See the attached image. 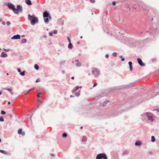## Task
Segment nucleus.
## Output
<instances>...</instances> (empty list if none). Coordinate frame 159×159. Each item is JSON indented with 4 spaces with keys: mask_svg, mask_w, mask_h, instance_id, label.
Instances as JSON below:
<instances>
[{
    "mask_svg": "<svg viewBox=\"0 0 159 159\" xmlns=\"http://www.w3.org/2000/svg\"><path fill=\"white\" fill-rule=\"evenodd\" d=\"M25 71H23V72H20V74L21 76H24L25 75Z\"/></svg>",
    "mask_w": 159,
    "mask_h": 159,
    "instance_id": "5701e85b",
    "label": "nucleus"
},
{
    "mask_svg": "<svg viewBox=\"0 0 159 159\" xmlns=\"http://www.w3.org/2000/svg\"><path fill=\"white\" fill-rule=\"evenodd\" d=\"M2 21V18H0V22H1Z\"/></svg>",
    "mask_w": 159,
    "mask_h": 159,
    "instance_id": "603ef678",
    "label": "nucleus"
},
{
    "mask_svg": "<svg viewBox=\"0 0 159 159\" xmlns=\"http://www.w3.org/2000/svg\"><path fill=\"white\" fill-rule=\"evenodd\" d=\"M142 145V142L139 140H137L135 143V145L137 146H139Z\"/></svg>",
    "mask_w": 159,
    "mask_h": 159,
    "instance_id": "9d476101",
    "label": "nucleus"
},
{
    "mask_svg": "<svg viewBox=\"0 0 159 159\" xmlns=\"http://www.w3.org/2000/svg\"><path fill=\"white\" fill-rule=\"evenodd\" d=\"M41 93H38L37 95V97L38 98H39L40 97V94H41Z\"/></svg>",
    "mask_w": 159,
    "mask_h": 159,
    "instance_id": "2f4dec72",
    "label": "nucleus"
},
{
    "mask_svg": "<svg viewBox=\"0 0 159 159\" xmlns=\"http://www.w3.org/2000/svg\"><path fill=\"white\" fill-rule=\"evenodd\" d=\"M12 112L13 113V114H14V112L13 111H12Z\"/></svg>",
    "mask_w": 159,
    "mask_h": 159,
    "instance_id": "774afa93",
    "label": "nucleus"
},
{
    "mask_svg": "<svg viewBox=\"0 0 159 159\" xmlns=\"http://www.w3.org/2000/svg\"><path fill=\"white\" fill-rule=\"evenodd\" d=\"M49 13L47 11H44L43 14V16L44 18L48 17V16H49Z\"/></svg>",
    "mask_w": 159,
    "mask_h": 159,
    "instance_id": "9b49d317",
    "label": "nucleus"
},
{
    "mask_svg": "<svg viewBox=\"0 0 159 159\" xmlns=\"http://www.w3.org/2000/svg\"><path fill=\"white\" fill-rule=\"evenodd\" d=\"M7 25H11V22L10 21H8L7 22Z\"/></svg>",
    "mask_w": 159,
    "mask_h": 159,
    "instance_id": "e433bc0d",
    "label": "nucleus"
},
{
    "mask_svg": "<svg viewBox=\"0 0 159 159\" xmlns=\"http://www.w3.org/2000/svg\"><path fill=\"white\" fill-rule=\"evenodd\" d=\"M5 89L9 91V92H11L12 91V89L11 88H8V89Z\"/></svg>",
    "mask_w": 159,
    "mask_h": 159,
    "instance_id": "c756f323",
    "label": "nucleus"
},
{
    "mask_svg": "<svg viewBox=\"0 0 159 159\" xmlns=\"http://www.w3.org/2000/svg\"><path fill=\"white\" fill-rule=\"evenodd\" d=\"M82 38H83V37H82V36H81V37H80V38L81 39H82Z\"/></svg>",
    "mask_w": 159,
    "mask_h": 159,
    "instance_id": "69168bd1",
    "label": "nucleus"
},
{
    "mask_svg": "<svg viewBox=\"0 0 159 159\" xmlns=\"http://www.w3.org/2000/svg\"><path fill=\"white\" fill-rule=\"evenodd\" d=\"M1 113L2 115H4L6 114V112L3 110L1 111Z\"/></svg>",
    "mask_w": 159,
    "mask_h": 159,
    "instance_id": "7c9ffc66",
    "label": "nucleus"
},
{
    "mask_svg": "<svg viewBox=\"0 0 159 159\" xmlns=\"http://www.w3.org/2000/svg\"><path fill=\"white\" fill-rule=\"evenodd\" d=\"M17 70L18 72H20V73L21 72V70L20 68H17Z\"/></svg>",
    "mask_w": 159,
    "mask_h": 159,
    "instance_id": "f704fd0d",
    "label": "nucleus"
},
{
    "mask_svg": "<svg viewBox=\"0 0 159 159\" xmlns=\"http://www.w3.org/2000/svg\"><path fill=\"white\" fill-rule=\"evenodd\" d=\"M9 116L11 118L12 117V116L11 114H10V115H9Z\"/></svg>",
    "mask_w": 159,
    "mask_h": 159,
    "instance_id": "8fccbe9b",
    "label": "nucleus"
},
{
    "mask_svg": "<svg viewBox=\"0 0 159 159\" xmlns=\"http://www.w3.org/2000/svg\"><path fill=\"white\" fill-rule=\"evenodd\" d=\"M34 68L36 70H38L39 67L38 65L37 64H35L34 66Z\"/></svg>",
    "mask_w": 159,
    "mask_h": 159,
    "instance_id": "412c9836",
    "label": "nucleus"
},
{
    "mask_svg": "<svg viewBox=\"0 0 159 159\" xmlns=\"http://www.w3.org/2000/svg\"><path fill=\"white\" fill-rule=\"evenodd\" d=\"M43 36V37L44 38H46V35H44Z\"/></svg>",
    "mask_w": 159,
    "mask_h": 159,
    "instance_id": "052dcab7",
    "label": "nucleus"
},
{
    "mask_svg": "<svg viewBox=\"0 0 159 159\" xmlns=\"http://www.w3.org/2000/svg\"><path fill=\"white\" fill-rule=\"evenodd\" d=\"M27 40L26 39H23L22 40V42L23 43H25L26 42Z\"/></svg>",
    "mask_w": 159,
    "mask_h": 159,
    "instance_id": "b1692460",
    "label": "nucleus"
},
{
    "mask_svg": "<svg viewBox=\"0 0 159 159\" xmlns=\"http://www.w3.org/2000/svg\"><path fill=\"white\" fill-rule=\"evenodd\" d=\"M44 22L46 24H48L49 22V19L48 17L45 18L44 19Z\"/></svg>",
    "mask_w": 159,
    "mask_h": 159,
    "instance_id": "f3484780",
    "label": "nucleus"
},
{
    "mask_svg": "<svg viewBox=\"0 0 159 159\" xmlns=\"http://www.w3.org/2000/svg\"><path fill=\"white\" fill-rule=\"evenodd\" d=\"M141 116H146L148 120L151 122H153L155 120L156 116L153 114L149 112H146L143 114H141Z\"/></svg>",
    "mask_w": 159,
    "mask_h": 159,
    "instance_id": "7ed1b4c3",
    "label": "nucleus"
},
{
    "mask_svg": "<svg viewBox=\"0 0 159 159\" xmlns=\"http://www.w3.org/2000/svg\"><path fill=\"white\" fill-rule=\"evenodd\" d=\"M7 6L9 8L12 10L13 12L16 14H19V11L21 12H22V7L20 5H18L17 6V8H15V6L13 4L11 3H8L7 4Z\"/></svg>",
    "mask_w": 159,
    "mask_h": 159,
    "instance_id": "f257e3e1",
    "label": "nucleus"
},
{
    "mask_svg": "<svg viewBox=\"0 0 159 159\" xmlns=\"http://www.w3.org/2000/svg\"><path fill=\"white\" fill-rule=\"evenodd\" d=\"M25 2L28 5H32L31 1L30 0H25Z\"/></svg>",
    "mask_w": 159,
    "mask_h": 159,
    "instance_id": "4468645a",
    "label": "nucleus"
},
{
    "mask_svg": "<svg viewBox=\"0 0 159 159\" xmlns=\"http://www.w3.org/2000/svg\"><path fill=\"white\" fill-rule=\"evenodd\" d=\"M48 19H49L50 20H51L52 18L50 15H49V16H48Z\"/></svg>",
    "mask_w": 159,
    "mask_h": 159,
    "instance_id": "79ce46f5",
    "label": "nucleus"
},
{
    "mask_svg": "<svg viewBox=\"0 0 159 159\" xmlns=\"http://www.w3.org/2000/svg\"><path fill=\"white\" fill-rule=\"evenodd\" d=\"M62 73H63V74H64V73H65V72H64V71H62Z\"/></svg>",
    "mask_w": 159,
    "mask_h": 159,
    "instance_id": "680f3d73",
    "label": "nucleus"
},
{
    "mask_svg": "<svg viewBox=\"0 0 159 159\" xmlns=\"http://www.w3.org/2000/svg\"><path fill=\"white\" fill-rule=\"evenodd\" d=\"M137 61H138V63L140 66H145L144 64L142 62V61L141 59L138 58L137 59Z\"/></svg>",
    "mask_w": 159,
    "mask_h": 159,
    "instance_id": "6e6552de",
    "label": "nucleus"
},
{
    "mask_svg": "<svg viewBox=\"0 0 159 159\" xmlns=\"http://www.w3.org/2000/svg\"><path fill=\"white\" fill-rule=\"evenodd\" d=\"M92 74L94 75L95 76L97 77L99 76V75L100 70L97 68L93 67L92 69Z\"/></svg>",
    "mask_w": 159,
    "mask_h": 159,
    "instance_id": "39448f33",
    "label": "nucleus"
},
{
    "mask_svg": "<svg viewBox=\"0 0 159 159\" xmlns=\"http://www.w3.org/2000/svg\"><path fill=\"white\" fill-rule=\"evenodd\" d=\"M57 30H54L53 32V33L55 34H57Z\"/></svg>",
    "mask_w": 159,
    "mask_h": 159,
    "instance_id": "c9c22d12",
    "label": "nucleus"
},
{
    "mask_svg": "<svg viewBox=\"0 0 159 159\" xmlns=\"http://www.w3.org/2000/svg\"><path fill=\"white\" fill-rule=\"evenodd\" d=\"M0 152H2V153H3V154H7V152L6 151H5L1 150H0Z\"/></svg>",
    "mask_w": 159,
    "mask_h": 159,
    "instance_id": "6ab92c4d",
    "label": "nucleus"
},
{
    "mask_svg": "<svg viewBox=\"0 0 159 159\" xmlns=\"http://www.w3.org/2000/svg\"><path fill=\"white\" fill-rule=\"evenodd\" d=\"M82 141L83 142H85L87 140V138L86 136H84L82 137Z\"/></svg>",
    "mask_w": 159,
    "mask_h": 159,
    "instance_id": "ddd939ff",
    "label": "nucleus"
},
{
    "mask_svg": "<svg viewBox=\"0 0 159 159\" xmlns=\"http://www.w3.org/2000/svg\"><path fill=\"white\" fill-rule=\"evenodd\" d=\"M2 93V92L1 91H0V95H1Z\"/></svg>",
    "mask_w": 159,
    "mask_h": 159,
    "instance_id": "4d7b16f0",
    "label": "nucleus"
},
{
    "mask_svg": "<svg viewBox=\"0 0 159 159\" xmlns=\"http://www.w3.org/2000/svg\"><path fill=\"white\" fill-rule=\"evenodd\" d=\"M2 24L4 25H5V22H2Z\"/></svg>",
    "mask_w": 159,
    "mask_h": 159,
    "instance_id": "3c124183",
    "label": "nucleus"
},
{
    "mask_svg": "<svg viewBox=\"0 0 159 159\" xmlns=\"http://www.w3.org/2000/svg\"><path fill=\"white\" fill-rule=\"evenodd\" d=\"M155 110L159 112V109H155Z\"/></svg>",
    "mask_w": 159,
    "mask_h": 159,
    "instance_id": "13d9d810",
    "label": "nucleus"
},
{
    "mask_svg": "<svg viewBox=\"0 0 159 159\" xmlns=\"http://www.w3.org/2000/svg\"><path fill=\"white\" fill-rule=\"evenodd\" d=\"M28 19L30 21L31 24L33 25H34L35 23L39 22L38 18L36 17L34 15H31L30 14H29Z\"/></svg>",
    "mask_w": 159,
    "mask_h": 159,
    "instance_id": "f03ea898",
    "label": "nucleus"
},
{
    "mask_svg": "<svg viewBox=\"0 0 159 159\" xmlns=\"http://www.w3.org/2000/svg\"><path fill=\"white\" fill-rule=\"evenodd\" d=\"M10 93L11 94H13V93L12 92V91L11 92H10Z\"/></svg>",
    "mask_w": 159,
    "mask_h": 159,
    "instance_id": "5fc2aeb1",
    "label": "nucleus"
},
{
    "mask_svg": "<svg viewBox=\"0 0 159 159\" xmlns=\"http://www.w3.org/2000/svg\"><path fill=\"white\" fill-rule=\"evenodd\" d=\"M80 43V42H79V41H78V42H77V44H79Z\"/></svg>",
    "mask_w": 159,
    "mask_h": 159,
    "instance_id": "864d4df0",
    "label": "nucleus"
},
{
    "mask_svg": "<svg viewBox=\"0 0 159 159\" xmlns=\"http://www.w3.org/2000/svg\"><path fill=\"white\" fill-rule=\"evenodd\" d=\"M127 151H125L124 152L123 154H127Z\"/></svg>",
    "mask_w": 159,
    "mask_h": 159,
    "instance_id": "a18cd8bd",
    "label": "nucleus"
},
{
    "mask_svg": "<svg viewBox=\"0 0 159 159\" xmlns=\"http://www.w3.org/2000/svg\"><path fill=\"white\" fill-rule=\"evenodd\" d=\"M109 102V101H108V100H107V101H105V102H104L103 103V107L105 106H106V105L107 104V103H108Z\"/></svg>",
    "mask_w": 159,
    "mask_h": 159,
    "instance_id": "4be33fe9",
    "label": "nucleus"
},
{
    "mask_svg": "<svg viewBox=\"0 0 159 159\" xmlns=\"http://www.w3.org/2000/svg\"><path fill=\"white\" fill-rule=\"evenodd\" d=\"M72 63L75 62V65L77 67H80L81 66V62L79 61L78 60H75V61H72Z\"/></svg>",
    "mask_w": 159,
    "mask_h": 159,
    "instance_id": "423d86ee",
    "label": "nucleus"
},
{
    "mask_svg": "<svg viewBox=\"0 0 159 159\" xmlns=\"http://www.w3.org/2000/svg\"><path fill=\"white\" fill-rule=\"evenodd\" d=\"M67 135L66 133H65L62 134V137H66L67 136Z\"/></svg>",
    "mask_w": 159,
    "mask_h": 159,
    "instance_id": "bb28decb",
    "label": "nucleus"
},
{
    "mask_svg": "<svg viewBox=\"0 0 159 159\" xmlns=\"http://www.w3.org/2000/svg\"><path fill=\"white\" fill-rule=\"evenodd\" d=\"M40 81V79H37L36 81V82L38 83V82H39Z\"/></svg>",
    "mask_w": 159,
    "mask_h": 159,
    "instance_id": "58836bf2",
    "label": "nucleus"
},
{
    "mask_svg": "<svg viewBox=\"0 0 159 159\" xmlns=\"http://www.w3.org/2000/svg\"><path fill=\"white\" fill-rule=\"evenodd\" d=\"M68 47L70 49H72L73 48V46L70 43L68 44Z\"/></svg>",
    "mask_w": 159,
    "mask_h": 159,
    "instance_id": "aec40b11",
    "label": "nucleus"
},
{
    "mask_svg": "<svg viewBox=\"0 0 159 159\" xmlns=\"http://www.w3.org/2000/svg\"><path fill=\"white\" fill-rule=\"evenodd\" d=\"M49 34L50 36H52L53 34L52 32H50L49 33Z\"/></svg>",
    "mask_w": 159,
    "mask_h": 159,
    "instance_id": "37998d69",
    "label": "nucleus"
},
{
    "mask_svg": "<svg viewBox=\"0 0 159 159\" xmlns=\"http://www.w3.org/2000/svg\"><path fill=\"white\" fill-rule=\"evenodd\" d=\"M20 39V35L17 34L16 35H15L11 37V39Z\"/></svg>",
    "mask_w": 159,
    "mask_h": 159,
    "instance_id": "1a4fd4ad",
    "label": "nucleus"
},
{
    "mask_svg": "<svg viewBox=\"0 0 159 159\" xmlns=\"http://www.w3.org/2000/svg\"><path fill=\"white\" fill-rule=\"evenodd\" d=\"M116 2H115L114 1V2H112V4H113V5H116Z\"/></svg>",
    "mask_w": 159,
    "mask_h": 159,
    "instance_id": "49530a36",
    "label": "nucleus"
},
{
    "mask_svg": "<svg viewBox=\"0 0 159 159\" xmlns=\"http://www.w3.org/2000/svg\"><path fill=\"white\" fill-rule=\"evenodd\" d=\"M0 121L1 122H3L4 121V120L2 116H1L0 117Z\"/></svg>",
    "mask_w": 159,
    "mask_h": 159,
    "instance_id": "a878e982",
    "label": "nucleus"
},
{
    "mask_svg": "<svg viewBox=\"0 0 159 159\" xmlns=\"http://www.w3.org/2000/svg\"><path fill=\"white\" fill-rule=\"evenodd\" d=\"M116 55H117V54L116 52H113L112 54L113 56L114 57L116 56Z\"/></svg>",
    "mask_w": 159,
    "mask_h": 159,
    "instance_id": "72a5a7b5",
    "label": "nucleus"
},
{
    "mask_svg": "<svg viewBox=\"0 0 159 159\" xmlns=\"http://www.w3.org/2000/svg\"><path fill=\"white\" fill-rule=\"evenodd\" d=\"M18 133L19 134H21L22 136H24L25 134V133L24 132L22 131V129L20 128L18 129Z\"/></svg>",
    "mask_w": 159,
    "mask_h": 159,
    "instance_id": "0eeeda50",
    "label": "nucleus"
},
{
    "mask_svg": "<svg viewBox=\"0 0 159 159\" xmlns=\"http://www.w3.org/2000/svg\"><path fill=\"white\" fill-rule=\"evenodd\" d=\"M109 55L108 54H106L105 55V57L106 58H108L109 57Z\"/></svg>",
    "mask_w": 159,
    "mask_h": 159,
    "instance_id": "c03bdc74",
    "label": "nucleus"
},
{
    "mask_svg": "<svg viewBox=\"0 0 159 159\" xmlns=\"http://www.w3.org/2000/svg\"><path fill=\"white\" fill-rule=\"evenodd\" d=\"M129 69L131 71L132 70V62L131 61L129 62Z\"/></svg>",
    "mask_w": 159,
    "mask_h": 159,
    "instance_id": "dca6fc26",
    "label": "nucleus"
},
{
    "mask_svg": "<svg viewBox=\"0 0 159 159\" xmlns=\"http://www.w3.org/2000/svg\"><path fill=\"white\" fill-rule=\"evenodd\" d=\"M107 156L105 153H102L98 154L96 157V159H107Z\"/></svg>",
    "mask_w": 159,
    "mask_h": 159,
    "instance_id": "20e7f679",
    "label": "nucleus"
},
{
    "mask_svg": "<svg viewBox=\"0 0 159 159\" xmlns=\"http://www.w3.org/2000/svg\"><path fill=\"white\" fill-rule=\"evenodd\" d=\"M1 56L2 57H7V55L5 53H4V52H2L1 54Z\"/></svg>",
    "mask_w": 159,
    "mask_h": 159,
    "instance_id": "2eb2a0df",
    "label": "nucleus"
},
{
    "mask_svg": "<svg viewBox=\"0 0 159 159\" xmlns=\"http://www.w3.org/2000/svg\"><path fill=\"white\" fill-rule=\"evenodd\" d=\"M97 85H98V83H95L94 84V85H93V87H95L96 86H97Z\"/></svg>",
    "mask_w": 159,
    "mask_h": 159,
    "instance_id": "ea45409f",
    "label": "nucleus"
},
{
    "mask_svg": "<svg viewBox=\"0 0 159 159\" xmlns=\"http://www.w3.org/2000/svg\"><path fill=\"white\" fill-rule=\"evenodd\" d=\"M3 50L6 51V52H8L9 51H10V49H5V48H4L3 49Z\"/></svg>",
    "mask_w": 159,
    "mask_h": 159,
    "instance_id": "c85d7f7f",
    "label": "nucleus"
},
{
    "mask_svg": "<svg viewBox=\"0 0 159 159\" xmlns=\"http://www.w3.org/2000/svg\"><path fill=\"white\" fill-rule=\"evenodd\" d=\"M67 39L69 41V42H70V38H69V37H67Z\"/></svg>",
    "mask_w": 159,
    "mask_h": 159,
    "instance_id": "de8ad7c7",
    "label": "nucleus"
},
{
    "mask_svg": "<svg viewBox=\"0 0 159 159\" xmlns=\"http://www.w3.org/2000/svg\"><path fill=\"white\" fill-rule=\"evenodd\" d=\"M0 62L1 63H2V61H0Z\"/></svg>",
    "mask_w": 159,
    "mask_h": 159,
    "instance_id": "338daca9",
    "label": "nucleus"
},
{
    "mask_svg": "<svg viewBox=\"0 0 159 159\" xmlns=\"http://www.w3.org/2000/svg\"><path fill=\"white\" fill-rule=\"evenodd\" d=\"M10 103H11V102H8V104H10Z\"/></svg>",
    "mask_w": 159,
    "mask_h": 159,
    "instance_id": "bf43d9fd",
    "label": "nucleus"
},
{
    "mask_svg": "<svg viewBox=\"0 0 159 159\" xmlns=\"http://www.w3.org/2000/svg\"><path fill=\"white\" fill-rule=\"evenodd\" d=\"M151 142H154L155 141V137L152 136L151 137Z\"/></svg>",
    "mask_w": 159,
    "mask_h": 159,
    "instance_id": "a211bd4d",
    "label": "nucleus"
},
{
    "mask_svg": "<svg viewBox=\"0 0 159 159\" xmlns=\"http://www.w3.org/2000/svg\"><path fill=\"white\" fill-rule=\"evenodd\" d=\"M79 86H76L72 90V92L73 93L75 92L77 90L79 89Z\"/></svg>",
    "mask_w": 159,
    "mask_h": 159,
    "instance_id": "f8f14e48",
    "label": "nucleus"
},
{
    "mask_svg": "<svg viewBox=\"0 0 159 159\" xmlns=\"http://www.w3.org/2000/svg\"><path fill=\"white\" fill-rule=\"evenodd\" d=\"M80 95V92H76L75 93V95L76 97H79Z\"/></svg>",
    "mask_w": 159,
    "mask_h": 159,
    "instance_id": "393cba45",
    "label": "nucleus"
},
{
    "mask_svg": "<svg viewBox=\"0 0 159 159\" xmlns=\"http://www.w3.org/2000/svg\"><path fill=\"white\" fill-rule=\"evenodd\" d=\"M32 90V89H29L28 92H26V93H25V94H28L30 91H31Z\"/></svg>",
    "mask_w": 159,
    "mask_h": 159,
    "instance_id": "cd10ccee",
    "label": "nucleus"
},
{
    "mask_svg": "<svg viewBox=\"0 0 159 159\" xmlns=\"http://www.w3.org/2000/svg\"><path fill=\"white\" fill-rule=\"evenodd\" d=\"M120 58H121V61H123L125 60V58L122 57V56H120Z\"/></svg>",
    "mask_w": 159,
    "mask_h": 159,
    "instance_id": "473e14b6",
    "label": "nucleus"
},
{
    "mask_svg": "<svg viewBox=\"0 0 159 159\" xmlns=\"http://www.w3.org/2000/svg\"><path fill=\"white\" fill-rule=\"evenodd\" d=\"M71 79H72V80H74V77H71Z\"/></svg>",
    "mask_w": 159,
    "mask_h": 159,
    "instance_id": "6e6d98bb",
    "label": "nucleus"
},
{
    "mask_svg": "<svg viewBox=\"0 0 159 159\" xmlns=\"http://www.w3.org/2000/svg\"><path fill=\"white\" fill-rule=\"evenodd\" d=\"M61 62H65V61H62Z\"/></svg>",
    "mask_w": 159,
    "mask_h": 159,
    "instance_id": "0e129e2a",
    "label": "nucleus"
},
{
    "mask_svg": "<svg viewBox=\"0 0 159 159\" xmlns=\"http://www.w3.org/2000/svg\"><path fill=\"white\" fill-rule=\"evenodd\" d=\"M50 155L52 156H55L54 154L53 153H50Z\"/></svg>",
    "mask_w": 159,
    "mask_h": 159,
    "instance_id": "09e8293b",
    "label": "nucleus"
},
{
    "mask_svg": "<svg viewBox=\"0 0 159 159\" xmlns=\"http://www.w3.org/2000/svg\"><path fill=\"white\" fill-rule=\"evenodd\" d=\"M74 97V96H72V95H70V97Z\"/></svg>",
    "mask_w": 159,
    "mask_h": 159,
    "instance_id": "e2e57ef3",
    "label": "nucleus"
},
{
    "mask_svg": "<svg viewBox=\"0 0 159 159\" xmlns=\"http://www.w3.org/2000/svg\"><path fill=\"white\" fill-rule=\"evenodd\" d=\"M37 101L38 102H39V103H42L43 102L42 101H41L39 100H38Z\"/></svg>",
    "mask_w": 159,
    "mask_h": 159,
    "instance_id": "a19ab883",
    "label": "nucleus"
},
{
    "mask_svg": "<svg viewBox=\"0 0 159 159\" xmlns=\"http://www.w3.org/2000/svg\"><path fill=\"white\" fill-rule=\"evenodd\" d=\"M90 2L92 3H94L95 2V1L94 0H90Z\"/></svg>",
    "mask_w": 159,
    "mask_h": 159,
    "instance_id": "4c0bfd02",
    "label": "nucleus"
}]
</instances>
